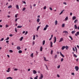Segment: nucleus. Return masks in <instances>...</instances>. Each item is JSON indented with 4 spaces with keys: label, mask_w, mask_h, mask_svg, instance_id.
<instances>
[{
    "label": "nucleus",
    "mask_w": 79,
    "mask_h": 79,
    "mask_svg": "<svg viewBox=\"0 0 79 79\" xmlns=\"http://www.w3.org/2000/svg\"><path fill=\"white\" fill-rule=\"evenodd\" d=\"M75 69L76 71H78V70H79V67L77 66H76L75 67Z\"/></svg>",
    "instance_id": "f257e3e1"
},
{
    "label": "nucleus",
    "mask_w": 79,
    "mask_h": 79,
    "mask_svg": "<svg viewBox=\"0 0 79 79\" xmlns=\"http://www.w3.org/2000/svg\"><path fill=\"white\" fill-rule=\"evenodd\" d=\"M40 74L41 75L40 76V77L39 78V79H42L44 77V76L43 75V74H42L41 73H40Z\"/></svg>",
    "instance_id": "f03ea898"
},
{
    "label": "nucleus",
    "mask_w": 79,
    "mask_h": 79,
    "mask_svg": "<svg viewBox=\"0 0 79 79\" xmlns=\"http://www.w3.org/2000/svg\"><path fill=\"white\" fill-rule=\"evenodd\" d=\"M79 35V31H77L76 34H75V36H77Z\"/></svg>",
    "instance_id": "7ed1b4c3"
},
{
    "label": "nucleus",
    "mask_w": 79,
    "mask_h": 79,
    "mask_svg": "<svg viewBox=\"0 0 79 79\" xmlns=\"http://www.w3.org/2000/svg\"><path fill=\"white\" fill-rule=\"evenodd\" d=\"M60 55L63 58H64V56L63 55V54H62L61 52H60Z\"/></svg>",
    "instance_id": "20e7f679"
},
{
    "label": "nucleus",
    "mask_w": 79,
    "mask_h": 79,
    "mask_svg": "<svg viewBox=\"0 0 79 79\" xmlns=\"http://www.w3.org/2000/svg\"><path fill=\"white\" fill-rule=\"evenodd\" d=\"M33 72L34 74H37V71H35V70H33Z\"/></svg>",
    "instance_id": "39448f33"
},
{
    "label": "nucleus",
    "mask_w": 79,
    "mask_h": 79,
    "mask_svg": "<svg viewBox=\"0 0 79 79\" xmlns=\"http://www.w3.org/2000/svg\"><path fill=\"white\" fill-rule=\"evenodd\" d=\"M63 38H61L59 41V42H62V41H63Z\"/></svg>",
    "instance_id": "423d86ee"
},
{
    "label": "nucleus",
    "mask_w": 79,
    "mask_h": 79,
    "mask_svg": "<svg viewBox=\"0 0 79 79\" xmlns=\"http://www.w3.org/2000/svg\"><path fill=\"white\" fill-rule=\"evenodd\" d=\"M50 45L51 47H53V43H52V42L51 41L50 42Z\"/></svg>",
    "instance_id": "0eeeda50"
},
{
    "label": "nucleus",
    "mask_w": 79,
    "mask_h": 79,
    "mask_svg": "<svg viewBox=\"0 0 79 79\" xmlns=\"http://www.w3.org/2000/svg\"><path fill=\"white\" fill-rule=\"evenodd\" d=\"M74 28L75 29H77L78 28V27H77V26L76 25H74Z\"/></svg>",
    "instance_id": "6e6552de"
},
{
    "label": "nucleus",
    "mask_w": 79,
    "mask_h": 79,
    "mask_svg": "<svg viewBox=\"0 0 79 79\" xmlns=\"http://www.w3.org/2000/svg\"><path fill=\"white\" fill-rule=\"evenodd\" d=\"M17 50H21V47L19 46H17Z\"/></svg>",
    "instance_id": "1a4fd4ad"
},
{
    "label": "nucleus",
    "mask_w": 79,
    "mask_h": 79,
    "mask_svg": "<svg viewBox=\"0 0 79 79\" xmlns=\"http://www.w3.org/2000/svg\"><path fill=\"white\" fill-rule=\"evenodd\" d=\"M56 37H54V43H55L56 42Z\"/></svg>",
    "instance_id": "9d476101"
},
{
    "label": "nucleus",
    "mask_w": 79,
    "mask_h": 79,
    "mask_svg": "<svg viewBox=\"0 0 79 79\" xmlns=\"http://www.w3.org/2000/svg\"><path fill=\"white\" fill-rule=\"evenodd\" d=\"M66 48V46H63L62 47V50H64V48Z\"/></svg>",
    "instance_id": "9b49d317"
},
{
    "label": "nucleus",
    "mask_w": 79,
    "mask_h": 79,
    "mask_svg": "<svg viewBox=\"0 0 79 79\" xmlns=\"http://www.w3.org/2000/svg\"><path fill=\"white\" fill-rule=\"evenodd\" d=\"M44 60L45 61H48V60H46V58L45 57H44Z\"/></svg>",
    "instance_id": "f8f14e48"
},
{
    "label": "nucleus",
    "mask_w": 79,
    "mask_h": 79,
    "mask_svg": "<svg viewBox=\"0 0 79 79\" xmlns=\"http://www.w3.org/2000/svg\"><path fill=\"white\" fill-rule=\"evenodd\" d=\"M78 22V20L77 19H76L74 21V23H76L77 22Z\"/></svg>",
    "instance_id": "ddd939ff"
},
{
    "label": "nucleus",
    "mask_w": 79,
    "mask_h": 79,
    "mask_svg": "<svg viewBox=\"0 0 79 79\" xmlns=\"http://www.w3.org/2000/svg\"><path fill=\"white\" fill-rule=\"evenodd\" d=\"M23 37H22L19 40H20V41H22L23 40Z\"/></svg>",
    "instance_id": "4468645a"
},
{
    "label": "nucleus",
    "mask_w": 79,
    "mask_h": 79,
    "mask_svg": "<svg viewBox=\"0 0 79 79\" xmlns=\"http://www.w3.org/2000/svg\"><path fill=\"white\" fill-rule=\"evenodd\" d=\"M63 33H65V34H68V32L67 31H63Z\"/></svg>",
    "instance_id": "2eb2a0df"
},
{
    "label": "nucleus",
    "mask_w": 79,
    "mask_h": 79,
    "mask_svg": "<svg viewBox=\"0 0 79 79\" xmlns=\"http://www.w3.org/2000/svg\"><path fill=\"white\" fill-rule=\"evenodd\" d=\"M37 21L38 23H39V22H40V19H37Z\"/></svg>",
    "instance_id": "dca6fc26"
},
{
    "label": "nucleus",
    "mask_w": 79,
    "mask_h": 79,
    "mask_svg": "<svg viewBox=\"0 0 79 79\" xmlns=\"http://www.w3.org/2000/svg\"><path fill=\"white\" fill-rule=\"evenodd\" d=\"M76 32V31H72V34H74Z\"/></svg>",
    "instance_id": "f3484780"
},
{
    "label": "nucleus",
    "mask_w": 79,
    "mask_h": 79,
    "mask_svg": "<svg viewBox=\"0 0 79 79\" xmlns=\"http://www.w3.org/2000/svg\"><path fill=\"white\" fill-rule=\"evenodd\" d=\"M76 19V16L73 17V20H74L75 19Z\"/></svg>",
    "instance_id": "a211bd4d"
},
{
    "label": "nucleus",
    "mask_w": 79,
    "mask_h": 79,
    "mask_svg": "<svg viewBox=\"0 0 79 79\" xmlns=\"http://www.w3.org/2000/svg\"><path fill=\"white\" fill-rule=\"evenodd\" d=\"M16 8L18 9V10H19V6L18 5H16Z\"/></svg>",
    "instance_id": "6ab92c4d"
},
{
    "label": "nucleus",
    "mask_w": 79,
    "mask_h": 79,
    "mask_svg": "<svg viewBox=\"0 0 79 79\" xmlns=\"http://www.w3.org/2000/svg\"><path fill=\"white\" fill-rule=\"evenodd\" d=\"M42 49H43L42 47L41 46L40 47V51L41 52H42Z\"/></svg>",
    "instance_id": "aec40b11"
},
{
    "label": "nucleus",
    "mask_w": 79,
    "mask_h": 79,
    "mask_svg": "<svg viewBox=\"0 0 79 79\" xmlns=\"http://www.w3.org/2000/svg\"><path fill=\"white\" fill-rule=\"evenodd\" d=\"M13 77H7L6 78L7 79H13Z\"/></svg>",
    "instance_id": "412c9836"
},
{
    "label": "nucleus",
    "mask_w": 79,
    "mask_h": 79,
    "mask_svg": "<svg viewBox=\"0 0 79 79\" xmlns=\"http://www.w3.org/2000/svg\"><path fill=\"white\" fill-rule=\"evenodd\" d=\"M64 11V10H63L61 12V13H60V15H61V14H62V13H63V11Z\"/></svg>",
    "instance_id": "4be33fe9"
},
{
    "label": "nucleus",
    "mask_w": 79,
    "mask_h": 79,
    "mask_svg": "<svg viewBox=\"0 0 79 79\" xmlns=\"http://www.w3.org/2000/svg\"><path fill=\"white\" fill-rule=\"evenodd\" d=\"M65 21H67L68 19V17L67 16L65 19Z\"/></svg>",
    "instance_id": "5701e85b"
},
{
    "label": "nucleus",
    "mask_w": 79,
    "mask_h": 79,
    "mask_svg": "<svg viewBox=\"0 0 79 79\" xmlns=\"http://www.w3.org/2000/svg\"><path fill=\"white\" fill-rule=\"evenodd\" d=\"M23 27L22 26H17V28H21Z\"/></svg>",
    "instance_id": "b1692460"
},
{
    "label": "nucleus",
    "mask_w": 79,
    "mask_h": 79,
    "mask_svg": "<svg viewBox=\"0 0 79 79\" xmlns=\"http://www.w3.org/2000/svg\"><path fill=\"white\" fill-rule=\"evenodd\" d=\"M58 24V21H57V20H56L55 22V25H56Z\"/></svg>",
    "instance_id": "393cba45"
},
{
    "label": "nucleus",
    "mask_w": 79,
    "mask_h": 79,
    "mask_svg": "<svg viewBox=\"0 0 79 79\" xmlns=\"http://www.w3.org/2000/svg\"><path fill=\"white\" fill-rule=\"evenodd\" d=\"M10 69V68H9L8 69V70H6V72L9 73V72H10V70H9Z\"/></svg>",
    "instance_id": "a878e982"
},
{
    "label": "nucleus",
    "mask_w": 79,
    "mask_h": 79,
    "mask_svg": "<svg viewBox=\"0 0 79 79\" xmlns=\"http://www.w3.org/2000/svg\"><path fill=\"white\" fill-rule=\"evenodd\" d=\"M18 52H19V53H21L22 52V51L21 50H19V51Z\"/></svg>",
    "instance_id": "bb28decb"
},
{
    "label": "nucleus",
    "mask_w": 79,
    "mask_h": 79,
    "mask_svg": "<svg viewBox=\"0 0 79 79\" xmlns=\"http://www.w3.org/2000/svg\"><path fill=\"white\" fill-rule=\"evenodd\" d=\"M69 38H70V39L71 40H73V37L71 36H69Z\"/></svg>",
    "instance_id": "cd10ccee"
},
{
    "label": "nucleus",
    "mask_w": 79,
    "mask_h": 79,
    "mask_svg": "<svg viewBox=\"0 0 79 79\" xmlns=\"http://www.w3.org/2000/svg\"><path fill=\"white\" fill-rule=\"evenodd\" d=\"M45 40H43V45H44L45 44Z\"/></svg>",
    "instance_id": "c85d7f7f"
},
{
    "label": "nucleus",
    "mask_w": 79,
    "mask_h": 79,
    "mask_svg": "<svg viewBox=\"0 0 79 79\" xmlns=\"http://www.w3.org/2000/svg\"><path fill=\"white\" fill-rule=\"evenodd\" d=\"M75 50H76V52L77 53V48H76V47H75Z\"/></svg>",
    "instance_id": "c756f323"
},
{
    "label": "nucleus",
    "mask_w": 79,
    "mask_h": 79,
    "mask_svg": "<svg viewBox=\"0 0 79 79\" xmlns=\"http://www.w3.org/2000/svg\"><path fill=\"white\" fill-rule=\"evenodd\" d=\"M12 8V6H11V5H10L8 6V8Z\"/></svg>",
    "instance_id": "7c9ffc66"
},
{
    "label": "nucleus",
    "mask_w": 79,
    "mask_h": 79,
    "mask_svg": "<svg viewBox=\"0 0 79 79\" xmlns=\"http://www.w3.org/2000/svg\"><path fill=\"white\" fill-rule=\"evenodd\" d=\"M33 55H34V54L33 53H31V55H30V56L31 57H33Z\"/></svg>",
    "instance_id": "2f4dec72"
},
{
    "label": "nucleus",
    "mask_w": 79,
    "mask_h": 79,
    "mask_svg": "<svg viewBox=\"0 0 79 79\" xmlns=\"http://www.w3.org/2000/svg\"><path fill=\"white\" fill-rule=\"evenodd\" d=\"M35 35H34L33 36V40H35Z\"/></svg>",
    "instance_id": "473e14b6"
},
{
    "label": "nucleus",
    "mask_w": 79,
    "mask_h": 79,
    "mask_svg": "<svg viewBox=\"0 0 79 79\" xmlns=\"http://www.w3.org/2000/svg\"><path fill=\"white\" fill-rule=\"evenodd\" d=\"M57 58V55L56 54L54 56V58L56 59Z\"/></svg>",
    "instance_id": "72a5a7b5"
},
{
    "label": "nucleus",
    "mask_w": 79,
    "mask_h": 79,
    "mask_svg": "<svg viewBox=\"0 0 79 79\" xmlns=\"http://www.w3.org/2000/svg\"><path fill=\"white\" fill-rule=\"evenodd\" d=\"M62 27H64V23H63L62 24Z\"/></svg>",
    "instance_id": "f704fd0d"
},
{
    "label": "nucleus",
    "mask_w": 79,
    "mask_h": 79,
    "mask_svg": "<svg viewBox=\"0 0 79 79\" xmlns=\"http://www.w3.org/2000/svg\"><path fill=\"white\" fill-rule=\"evenodd\" d=\"M73 55L74 56H75V57L76 58H77V55L75 54H74Z\"/></svg>",
    "instance_id": "c9c22d12"
},
{
    "label": "nucleus",
    "mask_w": 79,
    "mask_h": 79,
    "mask_svg": "<svg viewBox=\"0 0 79 79\" xmlns=\"http://www.w3.org/2000/svg\"><path fill=\"white\" fill-rule=\"evenodd\" d=\"M40 28V26H39L37 27V31H38V30H39V29Z\"/></svg>",
    "instance_id": "e433bc0d"
},
{
    "label": "nucleus",
    "mask_w": 79,
    "mask_h": 79,
    "mask_svg": "<svg viewBox=\"0 0 79 79\" xmlns=\"http://www.w3.org/2000/svg\"><path fill=\"white\" fill-rule=\"evenodd\" d=\"M49 27V26H48V25H46L45 26V27L46 28H47V27Z\"/></svg>",
    "instance_id": "4c0bfd02"
},
{
    "label": "nucleus",
    "mask_w": 79,
    "mask_h": 79,
    "mask_svg": "<svg viewBox=\"0 0 79 79\" xmlns=\"http://www.w3.org/2000/svg\"><path fill=\"white\" fill-rule=\"evenodd\" d=\"M65 48H66V50H68V46H66L65 47Z\"/></svg>",
    "instance_id": "58836bf2"
},
{
    "label": "nucleus",
    "mask_w": 79,
    "mask_h": 79,
    "mask_svg": "<svg viewBox=\"0 0 79 79\" xmlns=\"http://www.w3.org/2000/svg\"><path fill=\"white\" fill-rule=\"evenodd\" d=\"M18 14H16L15 16V18H17L18 17Z\"/></svg>",
    "instance_id": "ea45409f"
},
{
    "label": "nucleus",
    "mask_w": 79,
    "mask_h": 79,
    "mask_svg": "<svg viewBox=\"0 0 79 79\" xmlns=\"http://www.w3.org/2000/svg\"><path fill=\"white\" fill-rule=\"evenodd\" d=\"M9 39H10V38H9V37H7V38L6 39V40H9Z\"/></svg>",
    "instance_id": "a19ab883"
},
{
    "label": "nucleus",
    "mask_w": 79,
    "mask_h": 79,
    "mask_svg": "<svg viewBox=\"0 0 79 79\" xmlns=\"http://www.w3.org/2000/svg\"><path fill=\"white\" fill-rule=\"evenodd\" d=\"M46 8H47V7H46V6H45L44 7V10H45V9H46Z\"/></svg>",
    "instance_id": "79ce46f5"
},
{
    "label": "nucleus",
    "mask_w": 79,
    "mask_h": 79,
    "mask_svg": "<svg viewBox=\"0 0 79 79\" xmlns=\"http://www.w3.org/2000/svg\"><path fill=\"white\" fill-rule=\"evenodd\" d=\"M18 19H17V18H16L15 19V22H17V21H18Z\"/></svg>",
    "instance_id": "37998d69"
},
{
    "label": "nucleus",
    "mask_w": 79,
    "mask_h": 79,
    "mask_svg": "<svg viewBox=\"0 0 79 79\" xmlns=\"http://www.w3.org/2000/svg\"><path fill=\"white\" fill-rule=\"evenodd\" d=\"M9 52H10V53H13V50H9Z\"/></svg>",
    "instance_id": "c03bdc74"
},
{
    "label": "nucleus",
    "mask_w": 79,
    "mask_h": 79,
    "mask_svg": "<svg viewBox=\"0 0 79 79\" xmlns=\"http://www.w3.org/2000/svg\"><path fill=\"white\" fill-rule=\"evenodd\" d=\"M47 28L46 27H44V31H46V30H47Z\"/></svg>",
    "instance_id": "a18cd8bd"
},
{
    "label": "nucleus",
    "mask_w": 79,
    "mask_h": 79,
    "mask_svg": "<svg viewBox=\"0 0 79 79\" xmlns=\"http://www.w3.org/2000/svg\"><path fill=\"white\" fill-rule=\"evenodd\" d=\"M51 55H52L53 54V50H52L51 52Z\"/></svg>",
    "instance_id": "49530a36"
},
{
    "label": "nucleus",
    "mask_w": 79,
    "mask_h": 79,
    "mask_svg": "<svg viewBox=\"0 0 79 79\" xmlns=\"http://www.w3.org/2000/svg\"><path fill=\"white\" fill-rule=\"evenodd\" d=\"M15 31L16 32H17V28H15Z\"/></svg>",
    "instance_id": "de8ad7c7"
},
{
    "label": "nucleus",
    "mask_w": 79,
    "mask_h": 79,
    "mask_svg": "<svg viewBox=\"0 0 79 79\" xmlns=\"http://www.w3.org/2000/svg\"><path fill=\"white\" fill-rule=\"evenodd\" d=\"M4 40V39L3 38H2L1 40H0V41H3Z\"/></svg>",
    "instance_id": "09e8293b"
},
{
    "label": "nucleus",
    "mask_w": 79,
    "mask_h": 79,
    "mask_svg": "<svg viewBox=\"0 0 79 79\" xmlns=\"http://www.w3.org/2000/svg\"><path fill=\"white\" fill-rule=\"evenodd\" d=\"M26 10V8L25 7H24L23 9V11H24Z\"/></svg>",
    "instance_id": "8fccbe9b"
},
{
    "label": "nucleus",
    "mask_w": 79,
    "mask_h": 79,
    "mask_svg": "<svg viewBox=\"0 0 79 79\" xmlns=\"http://www.w3.org/2000/svg\"><path fill=\"white\" fill-rule=\"evenodd\" d=\"M49 9L50 10H51V11H52V10H53V9H52V7H49Z\"/></svg>",
    "instance_id": "3c124183"
},
{
    "label": "nucleus",
    "mask_w": 79,
    "mask_h": 79,
    "mask_svg": "<svg viewBox=\"0 0 79 79\" xmlns=\"http://www.w3.org/2000/svg\"><path fill=\"white\" fill-rule=\"evenodd\" d=\"M61 62H62V61H63V58H62L61 59Z\"/></svg>",
    "instance_id": "603ef678"
},
{
    "label": "nucleus",
    "mask_w": 79,
    "mask_h": 79,
    "mask_svg": "<svg viewBox=\"0 0 79 79\" xmlns=\"http://www.w3.org/2000/svg\"><path fill=\"white\" fill-rule=\"evenodd\" d=\"M6 43H8V44H9V43H8L9 42V41L8 40L6 41Z\"/></svg>",
    "instance_id": "864d4df0"
},
{
    "label": "nucleus",
    "mask_w": 79,
    "mask_h": 79,
    "mask_svg": "<svg viewBox=\"0 0 79 79\" xmlns=\"http://www.w3.org/2000/svg\"><path fill=\"white\" fill-rule=\"evenodd\" d=\"M73 50L74 52H75V48H73Z\"/></svg>",
    "instance_id": "5fc2aeb1"
},
{
    "label": "nucleus",
    "mask_w": 79,
    "mask_h": 79,
    "mask_svg": "<svg viewBox=\"0 0 79 79\" xmlns=\"http://www.w3.org/2000/svg\"><path fill=\"white\" fill-rule=\"evenodd\" d=\"M32 45H35V42H34V41L33 42Z\"/></svg>",
    "instance_id": "6e6d98bb"
},
{
    "label": "nucleus",
    "mask_w": 79,
    "mask_h": 79,
    "mask_svg": "<svg viewBox=\"0 0 79 79\" xmlns=\"http://www.w3.org/2000/svg\"><path fill=\"white\" fill-rule=\"evenodd\" d=\"M28 33V32L27 31H26L25 33V35H26V34H27Z\"/></svg>",
    "instance_id": "4d7b16f0"
},
{
    "label": "nucleus",
    "mask_w": 79,
    "mask_h": 79,
    "mask_svg": "<svg viewBox=\"0 0 79 79\" xmlns=\"http://www.w3.org/2000/svg\"><path fill=\"white\" fill-rule=\"evenodd\" d=\"M70 16H72V15H73V13H70Z\"/></svg>",
    "instance_id": "13d9d810"
},
{
    "label": "nucleus",
    "mask_w": 79,
    "mask_h": 79,
    "mask_svg": "<svg viewBox=\"0 0 79 79\" xmlns=\"http://www.w3.org/2000/svg\"><path fill=\"white\" fill-rule=\"evenodd\" d=\"M72 75H73V76H74V73H73L71 74Z\"/></svg>",
    "instance_id": "bf43d9fd"
},
{
    "label": "nucleus",
    "mask_w": 79,
    "mask_h": 79,
    "mask_svg": "<svg viewBox=\"0 0 79 79\" xmlns=\"http://www.w3.org/2000/svg\"><path fill=\"white\" fill-rule=\"evenodd\" d=\"M23 3H24V4H26V2H25V1H23Z\"/></svg>",
    "instance_id": "052dcab7"
},
{
    "label": "nucleus",
    "mask_w": 79,
    "mask_h": 79,
    "mask_svg": "<svg viewBox=\"0 0 79 79\" xmlns=\"http://www.w3.org/2000/svg\"><path fill=\"white\" fill-rule=\"evenodd\" d=\"M57 77H60V75H59L57 74Z\"/></svg>",
    "instance_id": "680f3d73"
},
{
    "label": "nucleus",
    "mask_w": 79,
    "mask_h": 79,
    "mask_svg": "<svg viewBox=\"0 0 79 79\" xmlns=\"http://www.w3.org/2000/svg\"><path fill=\"white\" fill-rule=\"evenodd\" d=\"M63 4H64V5H67V4H66V2H63Z\"/></svg>",
    "instance_id": "e2e57ef3"
},
{
    "label": "nucleus",
    "mask_w": 79,
    "mask_h": 79,
    "mask_svg": "<svg viewBox=\"0 0 79 79\" xmlns=\"http://www.w3.org/2000/svg\"><path fill=\"white\" fill-rule=\"evenodd\" d=\"M60 68V65H59L57 67V68L59 69Z\"/></svg>",
    "instance_id": "0e129e2a"
},
{
    "label": "nucleus",
    "mask_w": 79,
    "mask_h": 79,
    "mask_svg": "<svg viewBox=\"0 0 79 79\" xmlns=\"http://www.w3.org/2000/svg\"><path fill=\"white\" fill-rule=\"evenodd\" d=\"M9 36H10V37H12V36H13V35L12 34H10Z\"/></svg>",
    "instance_id": "69168bd1"
},
{
    "label": "nucleus",
    "mask_w": 79,
    "mask_h": 79,
    "mask_svg": "<svg viewBox=\"0 0 79 79\" xmlns=\"http://www.w3.org/2000/svg\"><path fill=\"white\" fill-rule=\"evenodd\" d=\"M77 48H78V49H79V45H77Z\"/></svg>",
    "instance_id": "338daca9"
},
{
    "label": "nucleus",
    "mask_w": 79,
    "mask_h": 79,
    "mask_svg": "<svg viewBox=\"0 0 79 79\" xmlns=\"http://www.w3.org/2000/svg\"><path fill=\"white\" fill-rule=\"evenodd\" d=\"M38 77H35L34 79H38Z\"/></svg>",
    "instance_id": "774afa93"
}]
</instances>
